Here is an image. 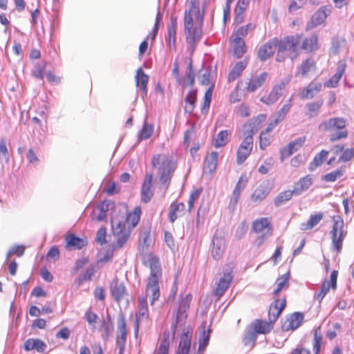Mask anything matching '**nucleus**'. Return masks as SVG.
Listing matches in <instances>:
<instances>
[{"instance_id": "f257e3e1", "label": "nucleus", "mask_w": 354, "mask_h": 354, "mask_svg": "<svg viewBox=\"0 0 354 354\" xmlns=\"http://www.w3.org/2000/svg\"><path fill=\"white\" fill-rule=\"evenodd\" d=\"M144 264L150 269V274L145 288V297H149L150 304L153 306L160 295V281L162 279V268L159 259L152 254L145 257Z\"/></svg>"}, {"instance_id": "f03ea898", "label": "nucleus", "mask_w": 354, "mask_h": 354, "mask_svg": "<svg viewBox=\"0 0 354 354\" xmlns=\"http://www.w3.org/2000/svg\"><path fill=\"white\" fill-rule=\"evenodd\" d=\"M151 167L160 183L167 188L176 169V164L172 158L165 153L155 154L151 159Z\"/></svg>"}, {"instance_id": "7ed1b4c3", "label": "nucleus", "mask_w": 354, "mask_h": 354, "mask_svg": "<svg viewBox=\"0 0 354 354\" xmlns=\"http://www.w3.org/2000/svg\"><path fill=\"white\" fill-rule=\"evenodd\" d=\"M198 17L199 8L196 2L192 1L189 10L185 11L184 17L186 41L192 50L196 49L198 40L197 29L194 28L193 20Z\"/></svg>"}, {"instance_id": "20e7f679", "label": "nucleus", "mask_w": 354, "mask_h": 354, "mask_svg": "<svg viewBox=\"0 0 354 354\" xmlns=\"http://www.w3.org/2000/svg\"><path fill=\"white\" fill-rule=\"evenodd\" d=\"M332 221L333 225L329 232L331 239L330 248L335 251L337 254H339L342 250L344 240L347 236L348 232L344 227V221L341 216H333Z\"/></svg>"}, {"instance_id": "39448f33", "label": "nucleus", "mask_w": 354, "mask_h": 354, "mask_svg": "<svg viewBox=\"0 0 354 354\" xmlns=\"http://www.w3.org/2000/svg\"><path fill=\"white\" fill-rule=\"evenodd\" d=\"M249 127L250 129L243 132V140L239 145L236 153V161L238 165L243 164L250 156L254 146V135L255 131L250 124H244L243 128Z\"/></svg>"}, {"instance_id": "423d86ee", "label": "nucleus", "mask_w": 354, "mask_h": 354, "mask_svg": "<svg viewBox=\"0 0 354 354\" xmlns=\"http://www.w3.org/2000/svg\"><path fill=\"white\" fill-rule=\"evenodd\" d=\"M111 223L114 230V234L116 236L114 248L115 249H120L128 241L131 230L126 227L123 221V216L118 213H114L111 216Z\"/></svg>"}, {"instance_id": "0eeeda50", "label": "nucleus", "mask_w": 354, "mask_h": 354, "mask_svg": "<svg viewBox=\"0 0 354 354\" xmlns=\"http://www.w3.org/2000/svg\"><path fill=\"white\" fill-rule=\"evenodd\" d=\"M192 331L190 328H187L184 330L183 333L180 336V343L176 354H188L190 346H191V338ZM169 342L168 338L165 337L159 348L155 354H169Z\"/></svg>"}, {"instance_id": "6e6552de", "label": "nucleus", "mask_w": 354, "mask_h": 354, "mask_svg": "<svg viewBox=\"0 0 354 354\" xmlns=\"http://www.w3.org/2000/svg\"><path fill=\"white\" fill-rule=\"evenodd\" d=\"M321 126L323 127L325 131L340 130L337 133L330 135V141L331 142L345 139L348 137V131L345 129L346 121L343 118H331L322 122Z\"/></svg>"}, {"instance_id": "1a4fd4ad", "label": "nucleus", "mask_w": 354, "mask_h": 354, "mask_svg": "<svg viewBox=\"0 0 354 354\" xmlns=\"http://www.w3.org/2000/svg\"><path fill=\"white\" fill-rule=\"evenodd\" d=\"M136 320L133 324L135 335H137L140 326L146 329L151 326V319L146 297H139L138 299V311L136 313Z\"/></svg>"}, {"instance_id": "9d476101", "label": "nucleus", "mask_w": 354, "mask_h": 354, "mask_svg": "<svg viewBox=\"0 0 354 354\" xmlns=\"http://www.w3.org/2000/svg\"><path fill=\"white\" fill-rule=\"evenodd\" d=\"M252 231L260 235L257 238V241L258 244L261 245L272 234V218L262 217L254 220L252 223Z\"/></svg>"}, {"instance_id": "9b49d317", "label": "nucleus", "mask_w": 354, "mask_h": 354, "mask_svg": "<svg viewBox=\"0 0 354 354\" xmlns=\"http://www.w3.org/2000/svg\"><path fill=\"white\" fill-rule=\"evenodd\" d=\"M302 34H295L288 35L282 39H278V46H280L286 52L289 51L293 54L291 59H295L298 57V46L301 42Z\"/></svg>"}, {"instance_id": "f8f14e48", "label": "nucleus", "mask_w": 354, "mask_h": 354, "mask_svg": "<svg viewBox=\"0 0 354 354\" xmlns=\"http://www.w3.org/2000/svg\"><path fill=\"white\" fill-rule=\"evenodd\" d=\"M306 141V136H301L289 142L286 146L279 149V158L281 162L290 157L294 153L300 150Z\"/></svg>"}, {"instance_id": "ddd939ff", "label": "nucleus", "mask_w": 354, "mask_h": 354, "mask_svg": "<svg viewBox=\"0 0 354 354\" xmlns=\"http://www.w3.org/2000/svg\"><path fill=\"white\" fill-rule=\"evenodd\" d=\"M337 276L338 271L335 270L331 272L330 279L325 280L322 282L319 292L316 293L314 296L315 299H316L319 304L322 302L330 289H332L333 291L337 290Z\"/></svg>"}, {"instance_id": "4468645a", "label": "nucleus", "mask_w": 354, "mask_h": 354, "mask_svg": "<svg viewBox=\"0 0 354 354\" xmlns=\"http://www.w3.org/2000/svg\"><path fill=\"white\" fill-rule=\"evenodd\" d=\"M233 279L232 272H223L222 276L219 278L218 281L215 283V288L213 290V296L215 297L216 301L224 295L230 287Z\"/></svg>"}, {"instance_id": "2eb2a0df", "label": "nucleus", "mask_w": 354, "mask_h": 354, "mask_svg": "<svg viewBox=\"0 0 354 354\" xmlns=\"http://www.w3.org/2000/svg\"><path fill=\"white\" fill-rule=\"evenodd\" d=\"M201 84L207 86L203 97V106L201 109L202 113H207L209 108L210 102L212 101V93L214 88V83L212 81V78L210 73H205L203 75Z\"/></svg>"}, {"instance_id": "dca6fc26", "label": "nucleus", "mask_w": 354, "mask_h": 354, "mask_svg": "<svg viewBox=\"0 0 354 354\" xmlns=\"http://www.w3.org/2000/svg\"><path fill=\"white\" fill-rule=\"evenodd\" d=\"M278 38L273 37L261 46L257 51L258 58L261 62H265L272 57L278 46Z\"/></svg>"}, {"instance_id": "f3484780", "label": "nucleus", "mask_w": 354, "mask_h": 354, "mask_svg": "<svg viewBox=\"0 0 354 354\" xmlns=\"http://www.w3.org/2000/svg\"><path fill=\"white\" fill-rule=\"evenodd\" d=\"M114 206V203L110 200H104L98 204L92 211L91 220L96 222L106 221L107 212Z\"/></svg>"}, {"instance_id": "a211bd4d", "label": "nucleus", "mask_w": 354, "mask_h": 354, "mask_svg": "<svg viewBox=\"0 0 354 354\" xmlns=\"http://www.w3.org/2000/svg\"><path fill=\"white\" fill-rule=\"evenodd\" d=\"M304 318V314L299 312L289 315L282 322L281 330L284 332L295 330L301 325Z\"/></svg>"}, {"instance_id": "6ab92c4d", "label": "nucleus", "mask_w": 354, "mask_h": 354, "mask_svg": "<svg viewBox=\"0 0 354 354\" xmlns=\"http://www.w3.org/2000/svg\"><path fill=\"white\" fill-rule=\"evenodd\" d=\"M331 12V6H324L319 8L312 16L307 28H313L324 24L327 17Z\"/></svg>"}, {"instance_id": "aec40b11", "label": "nucleus", "mask_w": 354, "mask_h": 354, "mask_svg": "<svg viewBox=\"0 0 354 354\" xmlns=\"http://www.w3.org/2000/svg\"><path fill=\"white\" fill-rule=\"evenodd\" d=\"M127 337V328L126 319L124 315L121 314L118 318L116 336V343L120 351L124 349Z\"/></svg>"}, {"instance_id": "412c9836", "label": "nucleus", "mask_w": 354, "mask_h": 354, "mask_svg": "<svg viewBox=\"0 0 354 354\" xmlns=\"http://www.w3.org/2000/svg\"><path fill=\"white\" fill-rule=\"evenodd\" d=\"M322 88L320 82L311 81L305 87L302 88L299 93L301 100H311L314 98Z\"/></svg>"}, {"instance_id": "4be33fe9", "label": "nucleus", "mask_w": 354, "mask_h": 354, "mask_svg": "<svg viewBox=\"0 0 354 354\" xmlns=\"http://www.w3.org/2000/svg\"><path fill=\"white\" fill-rule=\"evenodd\" d=\"M152 178V174H147L142 184L140 199L144 203H149L153 196Z\"/></svg>"}, {"instance_id": "5701e85b", "label": "nucleus", "mask_w": 354, "mask_h": 354, "mask_svg": "<svg viewBox=\"0 0 354 354\" xmlns=\"http://www.w3.org/2000/svg\"><path fill=\"white\" fill-rule=\"evenodd\" d=\"M274 322L269 319L268 321L256 319L249 326L258 335L259 334H268L274 328Z\"/></svg>"}, {"instance_id": "b1692460", "label": "nucleus", "mask_w": 354, "mask_h": 354, "mask_svg": "<svg viewBox=\"0 0 354 354\" xmlns=\"http://www.w3.org/2000/svg\"><path fill=\"white\" fill-rule=\"evenodd\" d=\"M346 68L345 61H339L337 64V71L324 84L326 88H336L338 86L340 80L344 75Z\"/></svg>"}, {"instance_id": "393cba45", "label": "nucleus", "mask_w": 354, "mask_h": 354, "mask_svg": "<svg viewBox=\"0 0 354 354\" xmlns=\"http://www.w3.org/2000/svg\"><path fill=\"white\" fill-rule=\"evenodd\" d=\"M286 306L285 297L276 299L271 303L268 310V318L276 322Z\"/></svg>"}, {"instance_id": "a878e982", "label": "nucleus", "mask_w": 354, "mask_h": 354, "mask_svg": "<svg viewBox=\"0 0 354 354\" xmlns=\"http://www.w3.org/2000/svg\"><path fill=\"white\" fill-rule=\"evenodd\" d=\"M110 292L118 303L120 302L127 294L126 287L118 278L113 279L110 284Z\"/></svg>"}, {"instance_id": "bb28decb", "label": "nucleus", "mask_w": 354, "mask_h": 354, "mask_svg": "<svg viewBox=\"0 0 354 354\" xmlns=\"http://www.w3.org/2000/svg\"><path fill=\"white\" fill-rule=\"evenodd\" d=\"M142 208L140 206H136L132 210L126 214L125 220L123 219L124 223L127 228L131 230L135 228L140 221L142 215Z\"/></svg>"}, {"instance_id": "cd10ccee", "label": "nucleus", "mask_w": 354, "mask_h": 354, "mask_svg": "<svg viewBox=\"0 0 354 354\" xmlns=\"http://www.w3.org/2000/svg\"><path fill=\"white\" fill-rule=\"evenodd\" d=\"M301 49L306 53H314L319 48V37L317 34L301 38Z\"/></svg>"}, {"instance_id": "c85d7f7f", "label": "nucleus", "mask_w": 354, "mask_h": 354, "mask_svg": "<svg viewBox=\"0 0 354 354\" xmlns=\"http://www.w3.org/2000/svg\"><path fill=\"white\" fill-rule=\"evenodd\" d=\"M313 179L311 175L308 174L299 178L294 183L292 191L295 196H299L306 192L313 185Z\"/></svg>"}, {"instance_id": "c756f323", "label": "nucleus", "mask_w": 354, "mask_h": 354, "mask_svg": "<svg viewBox=\"0 0 354 354\" xmlns=\"http://www.w3.org/2000/svg\"><path fill=\"white\" fill-rule=\"evenodd\" d=\"M268 77V73L263 72L259 75L250 78L247 82L246 86L245 88V91L249 93L254 92L265 84Z\"/></svg>"}, {"instance_id": "7c9ffc66", "label": "nucleus", "mask_w": 354, "mask_h": 354, "mask_svg": "<svg viewBox=\"0 0 354 354\" xmlns=\"http://www.w3.org/2000/svg\"><path fill=\"white\" fill-rule=\"evenodd\" d=\"M66 248L68 250H81L87 245L86 239H82L74 234H68L65 236Z\"/></svg>"}, {"instance_id": "2f4dec72", "label": "nucleus", "mask_w": 354, "mask_h": 354, "mask_svg": "<svg viewBox=\"0 0 354 354\" xmlns=\"http://www.w3.org/2000/svg\"><path fill=\"white\" fill-rule=\"evenodd\" d=\"M218 162V153L211 151L204 159L203 172L204 174H212L216 169Z\"/></svg>"}, {"instance_id": "473e14b6", "label": "nucleus", "mask_w": 354, "mask_h": 354, "mask_svg": "<svg viewBox=\"0 0 354 354\" xmlns=\"http://www.w3.org/2000/svg\"><path fill=\"white\" fill-rule=\"evenodd\" d=\"M46 348V344L37 338H29L24 344V349L27 352L36 351L39 353H44Z\"/></svg>"}, {"instance_id": "72a5a7b5", "label": "nucleus", "mask_w": 354, "mask_h": 354, "mask_svg": "<svg viewBox=\"0 0 354 354\" xmlns=\"http://www.w3.org/2000/svg\"><path fill=\"white\" fill-rule=\"evenodd\" d=\"M317 70V64L312 57H308L303 60L298 67L297 75L302 77H306L310 73H314Z\"/></svg>"}, {"instance_id": "f704fd0d", "label": "nucleus", "mask_w": 354, "mask_h": 354, "mask_svg": "<svg viewBox=\"0 0 354 354\" xmlns=\"http://www.w3.org/2000/svg\"><path fill=\"white\" fill-rule=\"evenodd\" d=\"M213 248L212 255L214 259L218 260L223 256L225 250V241L222 236L216 234L212 240Z\"/></svg>"}, {"instance_id": "c9c22d12", "label": "nucleus", "mask_w": 354, "mask_h": 354, "mask_svg": "<svg viewBox=\"0 0 354 354\" xmlns=\"http://www.w3.org/2000/svg\"><path fill=\"white\" fill-rule=\"evenodd\" d=\"M185 206L183 203L178 201L171 203L169 207V218L174 223L178 218L183 216L185 213Z\"/></svg>"}, {"instance_id": "e433bc0d", "label": "nucleus", "mask_w": 354, "mask_h": 354, "mask_svg": "<svg viewBox=\"0 0 354 354\" xmlns=\"http://www.w3.org/2000/svg\"><path fill=\"white\" fill-rule=\"evenodd\" d=\"M324 217V214L321 212L310 214L306 222L301 223V230L305 232L312 230L323 220Z\"/></svg>"}, {"instance_id": "4c0bfd02", "label": "nucleus", "mask_w": 354, "mask_h": 354, "mask_svg": "<svg viewBox=\"0 0 354 354\" xmlns=\"http://www.w3.org/2000/svg\"><path fill=\"white\" fill-rule=\"evenodd\" d=\"M230 42L233 48L234 55L239 58L246 52V46L242 38H238L233 36L230 37Z\"/></svg>"}, {"instance_id": "58836bf2", "label": "nucleus", "mask_w": 354, "mask_h": 354, "mask_svg": "<svg viewBox=\"0 0 354 354\" xmlns=\"http://www.w3.org/2000/svg\"><path fill=\"white\" fill-rule=\"evenodd\" d=\"M136 85L140 86L142 91V96L144 97L147 95V86L149 81V77L146 75L142 68H139L136 72Z\"/></svg>"}, {"instance_id": "ea45409f", "label": "nucleus", "mask_w": 354, "mask_h": 354, "mask_svg": "<svg viewBox=\"0 0 354 354\" xmlns=\"http://www.w3.org/2000/svg\"><path fill=\"white\" fill-rule=\"evenodd\" d=\"M230 132L228 130L221 131L212 140V145L216 148L225 147L230 141Z\"/></svg>"}, {"instance_id": "a19ab883", "label": "nucleus", "mask_w": 354, "mask_h": 354, "mask_svg": "<svg viewBox=\"0 0 354 354\" xmlns=\"http://www.w3.org/2000/svg\"><path fill=\"white\" fill-rule=\"evenodd\" d=\"M247 65V62L241 61L238 62L232 68V69L230 71L227 76L228 82H231L236 80L238 77L241 76L243 71Z\"/></svg>"}, {"instance_id": "79ce46f5", "label": "nucleus", "mask_w": 354, "mask_h": 354, "mask_svg": "<svg viewBox=\"0 0 354 354\" xmlns=\"http://www.w3.org/2000/svg\"><path fill=\"white\" fill-rule=\"evenodd\" d=\"M323 100H319L306 104V115L309 118H313L317 115L323 105Z\"/></svg>"}, {"instance_id": "37998d69", "label": "nucleus", "mask_w": 354, "mask_h": 354, "mask_svg": "<svg viewBox=\"0 0 354 354\" xmlns=\"http://www.w3.org/2000/svg\"><path fill=\"white\" fill-rule=\"evenodd\" d=\"M292 106V98H289L286 103H284L282 106L278 110L275 114L274 119L281 123L282 121L285 120L286 115L290 112L291 108Z\"/></svg>"}, {"instance_id": "c03bdc74", "label": "nucleus", "mask_w": 354, "mask_h": 354, "mask_svg": "<svg viewBox=\"0 0 354 354\" xmlns=\"http://www.w3.org/2000/svg\"><path fill=\"white\" fill-rule=\"evenodd\" d=\"M269 192L270 189L266 185H261L255 189L251 196V199L255 203L261 202L267 197Z\"/></svg>"}, {"instance_id": "a18cd8bd", "label": "nucleus", "mask_w": 354, "mask_h": 354, "mask_svg": "<svg viewBox=\"0 0 354 354\" xmlns=\"http://www.w3.org/2000/svg\"><path fill=\"white\" fill-rule=\"evenodd\" d=\"M290 272H288L279 277L276 281V288L273 290V295H277L283 289H287L289 286Z\"/></svg>"}, {"instance_id": "49530a36", "label": "nucleus", "mask_w": 354, "mask_h": 354, "mask_svg": "<svg viewBox=\"0 0 354 354\" xmlns=\"http://www.w3.org/2000/svg\"><path fill=\"white\" fill-rule=\"evenodd\" d=\"M113 330V324L109 316L107 317V320H103L99 328V331L102 338L106 341Z\"/></svg>"}, {"instance_id": "de8ad7c7", "label": "nucleus", "mask_w": 354, "mask_h": 354, "mask_svg": "<svg viewBox=\"0 0 354 354\" xmlns=\"http://www.w3.org/2000/svg\"><path fill=\"white\" fill-rule=\"evenodd\" d=\"M322 334L321 332V328L317 327L314 330V336L313 340V350L314 354H319L321 351V346L322 344Z\"/></svg>"}, {"instance_id": "09e8293b", "label": "nucleus", "mask_w": 354, "mask_h": 354, "mask_svg": "<svg viewBox=\"0 0 354 354\" xmlns=\"http://www.w3.org/2000/svg\"><path fill=\"white\" fill-rule=\"evenodd\" d=\"M329 153L328 151L322 149L317 154H316L313 160V161L310 163L309 168L310 170H313L315 168L321 166L324 160L328 157Z\"/></svg>"}, {"instance_id": "8fccbe9b", "label": "nucleus", "mask_w": 354, "mask_h": 354, "mask_svg": "<svg viewBox=\"0 0 354 354\" xmlns=\"http://www.w3.org/2000/svg\"><path fill=\"white\" fill-rule=\"evenodd\" d=\"M185 110L186 112L189 113H192L195 107V103L197 100V92L190 91L189 92L185 97Z\"/></svg>"}, {"instance_id": "3c124183", "label": "nucleus", "mask_w": 354, "mask_h": 354, "mask_svg": "<svg viewBox=\"0 0 354 354\" xmlns=\"http://www.w3.org/2000/svg\"><path fill=\"white\" fill-rule=\"evenodd\" d=\"M295 193L292 190H284L280 192L274 198V203L276 206H280L287 201H289Z\"/></svg>"}, {"instance_id": "603ef678", "label": "nucleus", "mask_w": 354, "mask_h": 354, "mask_svg": "<svg viewBox=\"0 0 354 354\" xmlns=\"http://www.w3.org/2000/svg\"><path fill=\"white\" fill-rule=\"evenodd\" d=\"M257 337V335L256 333L248 326L243 337V342L245 346H254Z\"/></svg>"}, {"instance_id": "864d4df0", "label": "nucleus", "mask_w": 354, "mask_h": 354, "mask_svg": "<svg viewBox=\"0 0 354 354\" xmlns=\"http://www.w3.org/2000/svg\"><path fill=\"white\" fill-rule=\"evenodd\" d=\"M273 135L261 131L259 135V148L261 150H265L270 146L273 141Z\"/></svg>"}, {"instance_id": "5fc2aeb1", "label": "nucleus", "mask_w": 354, "mask_h": 354, "mask_svg": "<svg viewBox=\"0 0 354 354\" xmlns=\"http://www.w3.org/2000/svg\"><path fill=\"white\" fill-rule=\"evenodd\" d=\"M176 28H177V19L174 17H171L170 24L167 27L168 37L169 44L171 42L174 44L176 42Z\"/></svg>"}, {"instance_id": "6e6d98bb", "label": "nucleus", "mask_w": 354, "mask_h": 354, "mask_svg": "<svg viewBox=\"0 0 354 354\" xmlns=\"http://www.w3.org/2000/svg\"><path fill=\"white\" fill-rule=\"evenodd\" d=\"M343 168H339L328 174H326L322 177V180L325 182H335L338 178H340L344 175Z\"/></svg>"}, {"instance_id": "4d7b16f0", "label": "nucleus", "mask_w": 354, "mask_h": 354, "mask_svg": "<svg viewBox=\"0 0 354 354\" xmlns=\"http://www.w3.org/2000/svg\"><path fill=\"white\" fill-rule=\"evenodd\" d=\"M197 140V132L194 127L187 130L184 134V145L188 147L189 145Z\"/></svg>"}, {"instance_id": "13d9d810", "label": "nucleus", "mask_w": 354, "mask_h": 354, "mask_svg": "<svg viewBox=\"0 0 354 354\" xmlns=\"http://www.w3.org/2000/svg\"><path fill=\"white\" fill-rule=\"evenodd\" d=\"M280 97L281 96L272 89L267 95L261 97L260 101L265 104L270 105L277 102Z\"/></svg>"}, {"instance_id": "bf43d9fd", "label": "nucleus", "mask_w": 354, "mask_h": 354, "mask_svg": "<svg viewBox=\"0 0 354 354\" xmlns=\"http://www.w3.org/2000/svg\"><path fill=\"white\" fill-rule=\"evenodd\" d=\"M153 127L151 124L145 123L138 133L139 140H147L152 135Z\"/></svg>"}, {"instance_id": "052dcab7", "label": "nucleus", "mask_w": 354, "mask_h": 354, "mask_svg": "<svg viewBox=\"0 0 354 354\" xmlns=\"http://www.w3.org/2000/svg\"><path fill=\"white\" fill-rule=\"evenodd\" d=\"M10 156L7 147V142L5 138L0 140V160H4L5 162H9Z\"/></svg>"}, {"instance_id": "680f3d73", "label": "nucleus", "mask_w": 354, "mask_h": 354, "mask_svg": "<svg viewBox=\"0 0 354 354\" xmlns=\"http://www.w3.org/2000/svg\"><path fill=\"white\" fill-rule=\"evenodd\" d=\"M248 6V0H239L237 1V3H236V8H235V12L237 14V17L236 18V21L241 22L242 19H241L240 21H239V16L243 15V13L246 10ZM241 18H242V17H241Z\"/></svg>"}, {"instance_id": "e2e57ef3", "label": "nucleus", "mask_w": 354, "mask_h": 354, "mask_svg": "<svg viewBox=\"0 0 354 354\" xmlns=\"http://www.w3.org/2000/svg\"><path fill=\"white\" fill-rule=\"evenodd\" d=\"M291 76H289L286 78H284L280 80L278 83H277L272 89H273L275 92H277L279 95L282 96V91L286 88V87L288 85Z\"/></svg>"}, {"instance_id": "0e129e2a", "label": "nucleus", "mask_w": 354, "mask_h": 354, "mask_svg": "<svg viewBox=\"0 0 354 354\" xmlns=\"http://www.w3.org/2000/svg\"><path fill=\"white\" fill-rule=\"evenodd\" d=\"M354 158V149H346L344 150L342 155L339 158V162H346Z\"/></svg>"}, {"instance_id": "69168bd1", "label": "nucleus", "mask_w": 354, "mask_h": 354, "mask_svg": "<svg viewBox=\"0 0 354 354\" xmlns=\"http://www.w3.org/2000/svg\"><path fill=\"white\" fill-rule=\"evenodd\" d=\"M240 196H241L240 192L233 190L232 196H231L230 202H229V205H228L229 209L232 212L234 211V209L238 204V202L239 201Z\"/></svg>"}, {"instance_id": "338daca9", "label": "nucleus", "mask_w": 354, "mask_h": 354, "mask_svg": "<svg viewBox=\"0 0 354 354\" xmlns=\"http://www.w3.org/2000/svg\"><path fill=\"white\" fill-rule=\"evenodd\" d=\"M106 229L105 227H101L97 232L95 241L100 245H103L106 242Z\"/></svg>"}, {"instance_id": "774afa93", "label": "nucleus", "mask_w": 354, "mask_h": 354, "mask_svg": "<svg viewBox=\"0 0 354 354\" xmlns=\"http://www.w3.org/2000/svg\"><path fill=\"white\" fill-rule=\"evenodd\" d=\"M247 183H248V178L246 176V175L245 174L241 175L234 190L241 193V192L245 187Z\"/></svg>"}]
</instances>
